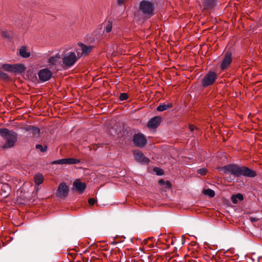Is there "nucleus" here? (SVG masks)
I'll return each mask as SVG.
<instances>
[{
    "mask_svg": "<svg viewBox=\"0 0 262 262\" xmlns=\"http://www.w3.org/2000/svg\"><path fill=\"white\" fill-rule=\"evenodd\" d=\"M220 171L225 174H230L234 177L241 176L253 178L256 176L255 171L245 166H239L236 164H229L219 168Z\"/></svg>",
    "mask_w": 262,
    "mask_h": 262,
    "instance_id": "1",
    "label": "nucleus"
},
{
    "mask_svg": "<svg viewBox=\"0 0 262 262\" xmlns=\"http://www.w3.org/2000/svg\"><path fill=\"white\" fill-rule=\"evenodd\" d=\"M0 135L6 140V143L2 146L3 148L12 147L17 141V134L8 129L0 128Z\"/></svg>",
    "mask_w": 262,
    "mask_h": 262,
    "instance_id": "2",
    "label": "nucleus"
},
{
    "mask_svg": "<svg viewBox=\"0 0 262 262\" xmlns=\"http://www.w3.org/2000/svg\"><path fill=\"white\" fill-rule=\"evenodd\" d=\"M154 4L148 1L143 0L140 3L139 9L146 16L150 17L154 14Z\"/></svg>",
    "mask_w": 262,
    "mask_h": 262,
    "instance_id": "3",
    "label": "nucleus"
},
{
    "mask_svg": "<svg viewBox=\"0 0 262 262\" xmlns=\"http://www.w3.org/2000/svg\"><path fill=\"white\" fill-rule=\"evenodd\" d=\"M78 57L75 53L70 52L66 54L62 58V61L66 66L70 67L75 63Z\"/></svg>",
    "mask_w": 262,
    "mask_h": 262,
    "instance_id": "4",
    "label": "nucleus"
},
{
    "mask_svg": "<svg viewBox=\"0 0 262 262\" xmlns=\"http://www.w3.org/2000/svg\"><path fill=\"white\" fill-rule=\"evenodd\" d=\"M217 75L215 72H209L203 78L202 85L203 86H207L211 85L216 79Z\"/></svg>",
    "mask_w": 262,
    "mask_h": 262,
    "instance_id": "5",
    "label": "nucleus"
},
{
    "mask_svg": "<svg viewBox=\"0 0 262 262\" xmlns=\"http://www.w3.org/2000/svg\"><path fill=\"white\" fill-rule=\"evenodd\" d=\"M78 46L79 48L77 49V52L78 56L87 55L92 50L93 46H86L82 43H79Z\"/></svg>",
    "mask_w": 262,
    "mask_h": 262,
    "instance_id": "6",
    "label": "nucleus"
},
{
    "mask_svg": "<svg viewBox=\"0 0 262 262\" xmlns=\"http://www.w3.org/2000/svg\"><path fill=\"white\" fill-rule=\"evenodd\" d=\"M38 74L39 79L43 82L49 80L52 76V72L47 68L40 70Z\"/></svg>",
    "mask_w": 262,
    "mask_h": 262,
    "instance_id": "7",
    "label": "nucleus"
},
{
    "mask_svg": "<svg viewBox=\"0 0 262 262\" xmlns=\"http://www.w3.org/2000/svg\"><path fill=\"white\" fill-rule=\"evenodd\" d=\"M232 60V54L229 52H227L224 55L222 59L221 68L222 70L226 69L231 63Z\"/></svg>",
    "mask_w": 262,
    "mask_h": 262,
    "instance_id": "8",
    "label": "nucleus"
},
{
    "mask_svg": "<svg viewBox=\"0 0 262 262\" xmlns=\"http://www.w3.org/2000/svg\"><path fill=\"white\" fill-rule=\"evenodd\" d=\"M133 140L135 145L139 147H143L147 143L146 139L142 134L135 135L134 137Z\"/></svg>",
    "mask_w": 262,
    "mask_h": 262,
    "instance_id": "9",
    "label": "nucleus"
},
{
    "mask_svg": "<svg viewBox=\"0 0 262 262\" xmlns=\"http://www.w3.org/2000/svg\"><path fill=\"white\" fill-rule=\"evenodd\" d=\"M69 188L65 183H60L58 186L57 196L60 198H65L68 193Z\"/></svg>",
    "mask_w": 262,
    "mask_h": 262,
    "instance_id": "10",
    "label": "nucleus"
},
{
    "mask_svg": "<svg viewBox=\"0 0 262 262\" xmlns=\"http://www.w3.org/2000/svg\"><path fill=\"white\" fill-rule=\"evenodd\" d=\"M134 156L135 160L140 163L147 164L149 162V159L145 157L143 154L140 151H136L134 152Z\"/></svg>",
    "mask_w": 262,
    "mask_h": 262,
    "instance_id": "11",
    "label": "nucleus"
},
{
    "mask_svg": "<svg viewBox=\"0 0 262 262\" xmlns=\"http://www.w3.org/2000/svg\"><path fill=\"white\" fill-rule=\"evenodd\" d=\"M73 187L76 191L81 193L84 191L86 185L84 183L81 182L79 179H77L73 183Z\"/></svg>",
    "mask_w": 262,
    "mask_h": 262,
    "instance_id": "12",
    "label": "nucleus"
},
{
    "mask_svg": "<svg viewBox=\"0 0 262 262\" xmlns=\"http://www.w3.org/2000/svg\"><path fill=\"white\" fill-rule=\"evenodd\" d=\"M10 192V188L7 183H0V195L6 198Z\"/></svg>",
    "mask_w": 262,
    "mask_h": 262,
    "instance_id": "13",
    "label": "nucleus"
},
{
    "mask_svg": "<svg viewBox=\"0 0 262 262\" xmlns=\"http://www.w3.org/2000/svg\"><path fill=\"white\" fill-rule=\"evenodd\" d=\"M161 122V117L159 116L154 117L150 119L148 123V126L151 128H156L160 124Z\"/></svg>",
    "mask_w": 262,
    "mask_h": 262,
    "instance_id": "14",
    "label": "nucleus"
},
{
    "mask_svg": "<svg viewBox=\"0 0 262 262\" xmlns=\"http://www.w3.org/2000/svg\"><path fill=\"white\" fill-rule=\"evenodd\" d=\"M19 54L24 58H28L30 56V51L27 47L23 46L19 48Z\"/></svg>",
    "mask_w": 262,
    "mask_h": 262,
    "instance_id": "15",
    "label": "nucleus"
},
{
    "mask_svg": "<svg viewBox=\"0 0 262 262\" xmlns=\"http://www.w3.org/2000/svg\"><path fill=\"white\" fill-rule=\"evenodd\" d=\"M215 4V0H205L203 3L204 9H210L212 8Z\"/></svg>",
    "mask_w": 262,
    "mask_h": 262,
    "instance_id": "16",
    "label": "nucleus"
},
{
    "mask_svg": "<svg viewBox=\"0 0 262 262\" xmlns=\"http://www.w3.org/2000/svg\"><path fill=\"white\" fill-rule=\"evenodd\" d=\"M60 56L56 54L55 56L51 57L49 59V63L51 65H56L60 63Z\"/></svg>",
    "mask_w": 262,
    "mask_h": 262,
    "instance_id": "17",
    "label": "nucleus"
},
{
    "mask_svg": "<svg viewBox=\"0 0 262 262\" xmlns=\"http://www.w3.org/2000/svg\"><path fill=\"white\" fill-rule=\"evenodd\" d=\"M26 68L23 64H13L12 72L21 73L24 72Z\"/></svg>",
    "mask_w": 262,
    "mask_h": 262,
    "instance_id": "18",
    "label": "nucleus"
},
{
    "mask_svg": "<svg viewBox=\"0 0 262 262\" xmlns=\"http://www.w3.org/2000/svg\"><path fill=\"white\" fill-rule=\"evenodd\" d=\"M172 106V104L171 103H168L167 104L162 103L160 104L157 110L159 112H163L170 108Z\"/></svg>",
    "mask_w": 262,
    "mask_h": 262,
    "instance_id": "19",
    "label": "nucleus"
},
{
    "mask_svg": "<svg viewBox=\"0 0 262 262\" xmlns=\"http://www.w3.org/2000/svg\"><path fill=\"white\" fill-rule=\"evenodd\" d=\"M34 182H35V184L38 185L41 184L43 182V180H44L43 176L41 173H37L34 176Z\"/></svg>",
    "mask_w": 262,
    "mask_h": 262,
    "instance_id": "20",
    "label": "nucleus"
},
{
    "mask_svg": "<svg viewBox=\"0 0 262 262\" xmlns=\"http://www.w3.org/2000/svg\"><path fill=\"white\" fill-rule=\"evenodd\" d=\"M232 201L234 204H236L238 201L243 200V196L240 193L233 195L231 198Z\"/></svg>",
    "mask_w": 262,
    "mask_h": 262,
    "instance_id": "21",
    "label": "nucleus"
},
{
    "mask_svg": "<svg viewBox=\"0 0 262 262\" xmlns=\"http://www.w3.org/2000/svg\"><path fill=\"white\" fill-rule=\"evenodd\" d=\"M66 161L67 164H75L80 162V160L74 158H67L66 159Z\"/></svg>",
    "mask_w": 262,
    "mask_h": 262,
    "instance_id": "22",
    "label": "nucleus"
},
{
    "mask_svg": "<svg viewBox=\"0 0 262 262\" xmlns=\"http://www.w3.org/2000/svg\"><path fill=\"white\" fill-rule=\"evenodd\" d=\"M13 64H4L2 66V68L4 70L7 72H12L13 71Z\"/></svg>",
    "mask_w": 262,
    "mask_h": 262,
    "instance_id": "23",
    "label": "nucleus"
},
{
    "mask_svg": "<svg viewBox=\"0 0 262 262\" xmlns=\"http://www.w3.org/2000/svg\"><path fill=\"white\" fill-rule=\"evenodd\" d=\"M203 193L204 194L207 195L210 198L213 197L215 195L214 191L210 189L204 190Z\"/></svg>",
    "mask_w": 262,
    "mask_h": 262,
    "instance_id": "24",
    "label": "nucleus"
},
{
    "mask_svg": "<svg viewBox=\"0 0 262 262\" xmlns=\"http://www.w3.org/2000/svg\"><path fill=\"white\" fill-rule=\"evenodd\" d=\"M52 164H67L66 159H62L52 162Z\"/></svg>",
    "mask_w": 262,
    "mask_h": 262,
    "instance_id": "25",
    "label": "nucleus"
},
{
    "mask_svg": "<svg viewBox=\"0 0 262 262\" xmlns=\"http://www.w3.org/2000/svg\"><path fill=\"white\" fill-rule=\"evenodd\" d=\"M31 133L33 135L38 136L40 134V129L38 127L34 126Z\"/></svg>",
    "mask_w": 262,
    "mask_h": 262,
    "instance_id": "26",
    "label": "nucleus"
},
{
    "mask_svg": "<svg viewBox=\"0 0 262 262\" xmlns=\"http://www.w3.org/2000/svg\"><path fill=\"white\" fill-rule=\"evenodd\" d=\"M112 29V22L108 21L105 26V31L106 32L108 33L111 31Z\"/></svg>",
    "mask_w": 262,
    "mask_h": 262,
    "instance_id": "27",
    "label": "nucleus"
},
{
    "mask_svg": "<svg viewBox=\"0 0 262 262\" xmlns=\"http://www.w3.org/2000/svg\"><path fill=\"white\" fill-rule=\"evenodd\" d=\"M36 148L39 150L41 152H45L47 150V146H45L43 147L41 145L37 144L36 145Z\"/></svg>",
    "mask_w": 262,
    "mask_h": 262,
    "instance_id": "28",
    "label": "nucleus"
},
{
    "mask_svg": "<svg viewBox=\"0 0 262 262\" xmlns=\"http://www.w3.org/2000/svg\"><path fill=\"white\" fill-rule=\"evenodd\" d=\"M154 171L157 175H159V176L162 175L164 173L163 170L162 169L158 168V167H155L154 168Z\"/></svg>",
    "mask_w": 262,
    "mask_h": 262,
    "instance_id": "29",
    "label": "nucleus"
},
{
    "mask_svg": "<svg viewBox=\"0 0 262 262\" xmlns=\"http://www.w3.org/2000/svg\"><path fill=\"white\" fill-rule=\"evenodd\" d=\"M128 98V95L126 93H121L119 96V99L121 101L126 100Z\"/></svg>",
    "mask_w": 262,
    "mask_h": 262,
    "instance_id": "30",
    "label": "nucleus"
},
{
    "mask_svg": "<svg viewBox=\"0 0 262 262\" xmlns=\"http://www.w3.org/2000/svg\"><path fill=\"white\" fill-rule=\"evenodd\" d=\"M197 172L198 173L201 174V175H205L207 173V169L206 168H200L198 169Z\"/></svg>",
    "mask_w": 262,
    "mask_h": 262,
    "instance_id": "31",
    "label": "nucleus"
},
{
    "mask_svg": "<svg viewBox=\"0 0 262 262\" xmlns=\"http://www.w3.org/2000/svg\"><path fill=\"white\" fill-rule=\"evenodd\" d=\"M0 78L7 79L8 78V75L6 73L0 71Z\"/></svg>",
    "mask_w": 262,
    "mask_h": 262,
    "instance_id": "32",
    "label": "nucleus"
},
{
    "mask_svg": "<svg viewBox=\"0 0 262 262\" xmlns=\"http://www.w3.org/2000/svg\"><path fill=\"white\" fill-rule=\"evenodd\" d=\"M96 202V201L93 198H90L89 200V203L91 205H93Z\"/></svg>",
    "mask_w": 262,
    "mask_h": 262,
    "instance_id": "33",
    "label": "nucleus"
},
{
    "mask_svg": "<svg viewBox=\"0 0 262 262\" xmlns=\"http://www.w3.org/2000/svg\"><path fill=\"white\" fill-rule=\"evenodd\" d=\"M33 126H34L33 125H29V126L26 127L25 128V129L26 131H28V132L31 131V132L33 128Z\"/></svg>",
    "mask_w": 262,
    "mask_h": 262,
    "instance_id": "34",
    "label": "nucleus"
},
{
    "mask_svg": "<svg viewBox=\"0 0 262 262\" xmlns=\"http://www.w3.org/2000/svg\"><path fill=\"white\" fill-rule=\"evenodd\" d=\"M126 0H117V2L119 4L121 5L124 3Z\"/></svg>",
    "mask_w": 262,
    "mask_h": 262,
    "instance_id": "35",
    "label": "nucleus"
},
{
    "mask_svg": "<svg viewBox=\"0 0 262 262\" xmlns=\"http://www.w3.org/2000/svg\"><path fill=\"white\" fill-rule=\"evenodd\" d=\"M2 33H3V35L4 36H5V37H9V36L8 35H7L6 31H4L2 32Z\"/></svg>",
    "mask_w": 262,
    "mask_h": 262,
    "instance_id": "36",
    "label": "nucleus"
},
{
    "mask_svg": "<svg viewBox=\"0 0 262 262\" xmlns=\"http://www.w3.org/2000/svg\"><path fill=\"white\" fill-rule=\"evenodd\" d=\"M194 127H195L192 125L189 126V128L191 131H192L194 129Z\"/></svg>",
    "mask_w": 262,
    "mask_h": 262,
    "instance_id": "37",
    "label": "nucleus"
},
{
    "mask_svg": "<svg viewBox=\"0 0 262 262\" xmlns=\"http://www.w3.org/2000/svg\"><path fill=\"white\" fill-rule=\"evenodd\" d=\"M164 182V181L163 180H160L159 181V184H163Z\"/></svg>",
    "mask_w": 262,
    "mask_h": 262,
    "instance_id": "38",
    "label": "nucleus"
},
{
    "mask_svg": "<svg viewBox=\"0 0 262 262\" xmlns=\"http://www.w3.org/2000/svg\"><path fill=\"white\" fill-rule=\"evenodd\" d=\"M252 221H257V220H256V219H252Z\"/></svg>",
    "mask_w": 262,
    "mask_h": 262,
    "instance_id": "39",
    "label": "nucleus"
},
{
    "mask_svg": "<svg viewBox=\"0 0 262 262\" xmlns=\"http://www.w3.org/2000/svg\"><path fill=\"white\" fill-rule=\"evenodd\" d=\"M166 183H167V185H168V186H170V183H169V182H166Z\"/></svg>",
    "mask_w": 262,
    "mask_h": 262,
    "instance_id": "40",
    "label": "nucleus"
}]
</instances>
